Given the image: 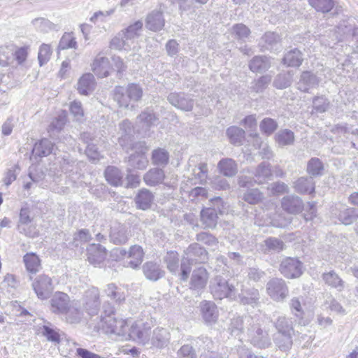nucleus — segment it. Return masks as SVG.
Returning a JSON list of instances; mask_svg holds the SVG:
<instances>
[{"mask_svg": "<svg viewBox=\"0 0 358 358\" xmlns=\"http://www.w3.org/2000/svg\"><path fill=\"white\" fill-rule=\"evenodd\" d=\"M50 309L52 313L64 314L71 301L68 294L61 292H57L50 299Z\"/></svg>", "mask_w": 358, "mask_h": 358, "instance_id": "2eb2a0df", "label": "nucleus"}, {"mask_svg": "<svg viewBox=\"0 0 358 358\" xmlns=\"http://www.w3.org/2000/svg\"><path fill=\"white\" fill-rule=\"evenodd\" d=\"M267 294L276 301H283L288 295V288L281 278H273L266 285Z\"/></svg>", "mask_w": 358, "mask_h": 358, "instance_id": "9d476101", "label": "nucleus"}, {"mask_svg": "<svg viewBox=\"0 0 358 358\" xmlns=\"http://www.w3.org/2000/svg\"><path fill=\"white\" fill-rule=\"evenodd\" d=\"M23 263L29 273L36 274L41 269V260L35 252H27L23 256Z\"/></svg>", "mask_w": 358, "mask_h": 358, "instance_id": "b1692460", "label": "nucleus"}, {"mask_svg": "<svg viewBox=\"0 0 358 358\" xmlns=\"http://www.w3.org/2000/svg\"><path fill=\"white\" fill-rule=\"evenodd\" d=\"M265 245L266 250L273 252H280L284 249V243L282 241L274 238H270L265 241Z\"/></svg>", "mask_w": 358, "mask_h": 358, "instance_id": "774afa93", "label": "nucleus"}, {"mask_svg": "<svg viewBox=\"0 0 358 358\" xmlns=\"http://www.w3.org/2000/svg\"><path fill=\"white\" fill-rule=\"evenodd\" d=\"M105 292L110 299L117 303H122L126 299L127 294L124 289L114 284H108Z\"/></svg>", "mask_w": 358, "mask_h": 358, "instance_id": "cd10ccee", "label": "nucleus"}, {"mask_svg": "<svg viewBox=\"0 0 358 358\" xmlns=\"http://www.w3.org/2000/svg\"><path fill=\"white\" fill-rule=\"evenodd\" d=\"M83 310L89 315L98 314L101 306L100 292L95 287H89L83 294L80 301Z\"/></svg>", "mask_w": 358, "mask_h": 358, "instance_id": "0eeeda50", "label": "nucleus"}, {"mask_svg": "<svg viewBox=\"0 0 358 358\" xmlns=\"http://www.w3.org/2000/svg\"><path fill=\"white\" fill-rule=\"evenodd\" d=\"M269 66L270 62L266 57H255L249 64L250 70L254 72L266 70Z\"/></svg>", "mask_w": 358, "mask_h": 358, "instance_id": "c03bdc74", "label": "nucleus"}, {"mask_svg": "<svg viewBox=\"0 0 358 358\" xmlns=\"http://www.w3.org/2000/svg\"><path fill=\"white\" fill-rule=\"evenodd\" d=\"M275 140L280 146L290 145L294 141V133L288 129L280 130L275 134Z\"/></svg>", "mask_w": 358, "mask_h": 358, "instance_id": "37998d69", "label": "nucleus"}, {"mask_svg": "<svg viewBox=\"0 0 358 358\" xmlns=\"http://www.w3.org/2000/svg\"><path fill=\"white\" fill-rule=\"evenodd\" d=\"M302 61V54L296 49L288 52L283 58V63L288 66L298 67Z\"/></svg>", "mask_w": 358, "mask_h": 358, "instance_id": "72a5a7b5", "label": "nucleus"}, {"mask_svg": "<svg viewBox=\"0 0 358 358\" xmlns=\"http://www.w3.org/2000/svg\"><path fill=\"white\" fill-rule=\"evenodd\" d=\"M217 168L220 172L226 176L235 175L238 169L236 162L229 158L220 160L217 164Z\"/></svg>", "mask_w": 358, "mask_h": 358, "instance_id": "2f4dec72", "label": "nucleus"}, {"mask_svg": "<svg viewBox=\"0 0 358 358\" xmlns=\"http://www.w3.org/2000/svg\"><path fill=\"white\" fill-rule=\"evenodd\" d=\"M250 136L253 138L254 146L261 150L259 154L263 158H270L272 157V152L270 148L265 143L264 144L257 133L251 134Z\"/></svg>", "mask_w": 358, "mask_h": 358, "instance_id": "49530a36", "label": "nucleus"}, {"mask_svg": "<svg viewBox=\"0 0 358 358\" xmlns=\"http://www.w3.org/2000/svg\"><path fill=\"white\" fill-rule=\"evenodd\" d=\"M322 169V164L320 162V160L317 158H313L308 163L307 171L308 173L310 175H320Z\"/></svg>", "mask_w": 358, "mask_h": 358, "instance_id": "0e129e2a", "label": "nucleus"}, {"mask_svg": "<svg viewBox=\"0 0 358 358\" xmlns=\"http://www.w3.org/2000/svg\"><path fill=\"white\" fill-rule=\"evenodd\" d=\"M292 81L289 73L279 74L273 82V85L278 89H284L289 87Z\"/></svg>", "mask_w": 358, "mask_h": 358, "instance_id": "052dcab7", "label": "nucleus"}, {"mask_svg": "<svg viewBox=\"0 0 358 358\" xmlns=\"http://www.w3.org/2000/svg\"><path fill=\"white\" fill-rule=\"evenodd\" d=\"M167 99L172 106L183 111L192 110L194 104V99L184 93L171 92Z\"/></svg>", "mask_w": 358, "mask_h": 358, "instance_id": "ddd939ff", "label": "nucleus"}, {"mask_svg": "<svg viewBox=\"0 0 358 358\" xmlns=\"http://www.w3.org/2000/svg\"><path fill=\"white\" fill-rule=\"evenodd\" d=\"M134 130L131 123L128 120H124L120 124V137L118 142L121 147L126 151L136 149L137 146L141 148L140 152H136L131 155L129 159V165L134 169L143 170L145 169L148 164V160L145 155L148 151V148L141 144H134Z\"/></svg>", "mask_w": 358, "mask_h": 358, "instance_id": "f03ea898", "label": "nucleus"}, {"mask_svg": "<svg viewBox=\"0 0 358 358\" xmlns=\"http://www.w3.org/2000/svg\"><path fill=\"white\" fill-rule=\"evenodd\" d=\"M229 329L231 334L234 336L243 334L246 337L245 317L234 318L231 320Z\"/></svg>", "mask_w": 358, "mask_h": 358, "instance_id": "79ce46f5", "label": "nucleus"}, {"mask_svg": "<svg viewBox=\"0 0 358 358\" xmlns=\"http://www.w3.org/2000/svg\"><path fill=\"white\" fill-rule=\"evenodd\" d=\"M185 257L181 264L180 278L182 280H187L191 271L189 261L203 263L208 259V252L197 243L190 245L185 251Z\"/></svg>", "mask_w": 358, "mask_h": 358, "instance_id": "39448f33", "label": "nucleus"}, {"mask_svg": "<svg viewBox=\"0 0 358 358\" xmlns=\"http://www.w3.org/2000/svg\"><path fill=\"white\" fill-rule=\"evenodd\" d=\"M13 46L12 45H0V65L7 66L11 60Z\"/></svg>", "mask_w": 358, "mask_h": 358, "instance_id": "5fc2aeb1", "label": "nucleus"}, {"mask_svg": "<svg viewBox=\"0 0 358 358\" xmlns=\"http://www.w3.org/2000/svg\"><path fill=\"white\" fill-rule=\"evenodd\" d=\"M333 214L338 217L341 222L346 225L352 224L358 218L357 210L341 205L334 210Z\"/></svg>", "mask_w": 358, "mask_h": 358, "instance_id": "aec40b11", "label": "nucleus"}, {"mask_svg": "<svg viewBox=\"0 0 358 358\" xmlns=\"http://www.w3.org/2000/svg\"><path fill=\"white\" fill-rule=\"evenodd\" d=\"M259 128L262 134L270 136L277 129L278 124L275 120L266 117L260 122Z\"/></svg>", "mask_w": 358, "mask_h": 358, "instance_id": "8fccbe9b", "label": "nucleus"}, {"mask_svg": "<svg viewBox=\"0 0 358 358\" xmlns=\"http://www.w3.org/2000/svg\"><path fill=\"white\" fill-rule=\"evenodd\" d=\"M32 287L41 299H48L54 289L52 279L46 275L38 276L33 282Z\"/></svg>", "mask_w": 358, "mask_h": 358, "instance_id": "f8f14e48", "label": "nucleus"}, {"mask_svg": "<svg viewBox=\"0 0 358 358\" xmlns=\"http://www.w3.org/2000/svg\"><path fill=\"white\" fill-rule=\"evenodd\" d=\"M157 122L155 115L150 110H146L138 116V122L142 124L143 127H150Z\"/></svg>", "mask_w": 358, "mask_h": 358, "instance_id": "864d4df0", "label": "nucleus"}, {"mask_svg": "<svg viewBox=\"0 0 358 358\" xmlns=\"http://www.w3.org/2000/svg\"><path fill=\"white\" fill-rule=\"evenodd\" d=\"M152 200L153 196L151 192L147 189H142L136 198V203L139 208L145 210L150 206Z\"/></svg>", "mask_w": 358, "mask_h": 358, "instance_id": "ea45409f", "label": "nucleus"}, {"mask_svg": "<svg viewBox=\"0 0 358 358\" xmlns=\"http://www.w3.org/2000/svg\"><path fill=\"white\" fill-rule=\"evenodd\" d=\"M85 311L79 301H71L69 306L64 313L65 320L68 323H79L84 317Z\"/></svg>", "mask_w": 358, "mask_h": 358, "instance_id": "a211bd4d", "label": "nucleus"}, {"mask_svg": "<svg viewBox=\"0 0 358 358\" xmlns=\"http://www.w3.org/2000/svg\"><path fill=\"white\" fill-rule=\"evenodd\" d=\"M169 153L164 149H157L152 152V161L155 165L165 166L169 162Z\"/></svg>", "mask_w": 358, "mask_h": 358, "instance_id": "603ef678", "label": "nucleus"}, {"mask_svg": "<svg viewBox=\"0 0 358 358\" xmlns=\"http://www.w3.org/2000/svg\"><path fill=\"white\" fill-rule=\"evenodd\" d=\"M280 271L285 278H299L303 273V264L297 259L287 257L282 261Z\"/></svg>", "mask_w": 358, "mask_h": 358, "instance_id": "9b49d317", "label": "nucleus"}, {"mask_svg": "<svg viewBox=\"0 0 358 358\" xmlns=\"http://www.w3.org/2000/svg\"><path fill=\"white\" fill-rule=\"evenodd\" d=\"M272 175L269 165L266 163H262L256 170L255 178L257 183H263Z\"/></svg>", "mask_w": 358, "mask_h": 358, "instance_id": "a18cd8bd", "label": "nucleus"}, {"mask_svg": "<svg viewBox=\"0 0 358 358\" xmlns=\"http://www.w3.org/2000/svg\"><path fill=\"white\" fill-rule=\"evenodd\" d=\"M308 4L317 12L329 13L334 6V0H308Z\"/></svg>", "mask_w": 358, "mask_h": 358, "instance_id": "4c0bfd02", "label": "nucleus"}, {"mask_svg": "<svg viewBox=\"0 0 358 358\" xmlns=\"http://www.w3.org/2000/svg\"><path fill=\"white\" fill-rule=\"evenodd\" d=\"M143 271L148 279L154 281L159 280L164 274L159 265L152 262H146L143 265Z\"/></svg>", "mask_w": 358, "mask_h": 358, "instance_id": "bb28decb", "label": "nucleus"}, {"mask_svg": "<svg viewBox=\"0 0 358 358\" xmlns=\"http://www.w3.org/2000/svg\"><path fill=\"white\" fill-rule=\"evenodd\" d=\"M143 23L136 21L120 31L110 41V47L116 50H129L133 40L140 36Z\"/></svg>", "mask_w": 358, "mask_h": 358, "instance_id": "20e7f679", "label": "nucleus"}, {"mask_svg": "<svg viewBox=\"0 0 358 358\" xmlns=\"http://www.w3.org/2000/svg\"><path fill=\"white\" fill-rule=\"evenodd\" d=\"M271 80L272 76L270 75L262 76L258 79L254 80L252 89L256 92H261L267 87Z\"/></svg>", "mask_w": 358, "mask_h": 358, "instance_id": "4d7b16f0", "label": "nucleus"}, {"mask_svg": "<svg viewBox=\"0 0 358 358\" xmlns=\"http://www.w3.org/2000/svg\"><path fill=\"white\" fill-rule=\"evenodd\" d=\"M111 241L115 244L125 243L128 240L127 233L122 226L113 227L110 235Z\"/></svg>", "mask_w": 358, "mask_h": 358, "instance_id": "c9c22d12", "label": "nucleus"}, {"mask_svg": "<svg viewBox=\"0 0 358 358\" xmlns=\"http://www.w3.org/2000/svg\"><path fill=\"white\" fill-rule=\"evenodd\" d=\"M282 207L287 213L295 214L301 211L303 208L302 202L298 197L287 196L283 198Z\"/></svg>", "mask_w": 358, "mask_h": 358, "instance_id": "c85d7f7f", "label": "nucleus"}, {"mask_svg": "<svg viewBox=\"0 0 358 358\" xmlns=\"http://www.w3.org/2000/svg\"><path fill=\"white\" fill-rule=\"evenodd\" d=\"M246 338L254 345L266 348L271 339L266 329L264 321L259 317H245Z\"/></svg>", "mask_w": 358, "mask_h": 358, "instance_id": "7ed1b4c3", "label": "nucleus"}, {"mask_svg": "<svg viewBox=\"0 0 358 358\" xmlns=\"http://www.w3.org/2000/svg\"><path fill=\"white\" fill-rule=\"evenodd\" d=\"M143 178L148 185L154 186L164 180V173L162 169H152L145 174Z\"/></svg>", "mask_w": 358, "mask_h": 358, "instance_id": "7c9ffc66", "label": "nucleus"}, {"mask_svg": "<svg viewBox=\"0 0 358 358\" xmlns=\"http://www.w3.org/2000/svg\"><path fill=\"white\" fill-rule=\"evenodd\" d=\"M178 254L175 251L168 252L165 257L168 269L172 273H176L178 268Z\"/></svg>", "mask_w": 358, "mask_h": 358, "instance_id": "6e6d98bb", "label": "nucleus"}, {"mask_svg": "<svg viewBox=\"0 0 358 358\" xmlns=\"http://www.w3.org/2000/svg\"><path fill=\"white\" fill-rule=\"evenodd\" d=\"M91 67L92 71L99 78L108 76L113 69L108 58L100 55L94 58Z\"/></svg>", "mask_w": 358, "mask_h": 358, "instance_id": "dca6fc26", "label": "nucleus"}, {"mask_svg": "<svg viewBox=\"0 0 358 358\" xmlns=\"http://www.w3.org/2000/svg\"><path fill=\"white\" fill-rule=\"evenodd\" d=\"M217 213L215 208H207L201 213V220L206 227H213L217 222Z\"/></svg>", "mask_w": 358, "mask_h": 358, "instance_id": "f704fd0d", "label": "nucleus"}, {"mask_svg": "<svg viewBox=\"0 0 358 358\" xmlns=\"http://www.w3.org/2000/svg\"><path fill=\"white\" fill-rule=\"evenodd\" d=\"M294 333L277 334L275 343L281 350H288L292 345V335Z\"/></svg>", "mask_w": 358, "mask_h": 358, "instance_id": "a19ab883", "label": "nucleus"}, {"mask_svg": "<svg viewBox=\"0 0 358 358\" xmlns=\"http://www.w3.org/2000/svg\"><path fill=\"white\" fill-rule=\"evenodd\" d=\"M196 178L200 183L206 182L208 178V168L206 163H200L194 170Z\"/></svg>", "mask_w": 358, "mask_h": 358, "instance_id": "69168bd1", "label": "nucleus"}, {"mask_svg": "<svg viewBox=\"0 0 358 358\" xmlns=\"http://www.w3.org/2000/svg\"><path fill=\"white\" fill-rule=\"evenodd\" d=\"M209 287L210 293L215 299L230 298L235 294L234 285L229 284L220 275H217L211 280Z\"/></svg>", "mask_w": 358, "mask_h": 358, "instance_id": "6e6552de", "label": "nucleus"}, {"mask_svg": "<svg viewBox=\"0 0 358 358\" xmlns=\"http://www.w3.org/2000/svg\"><path fill=\"white\" fill-rule=\"evenodd\" d=\"M196 240L213 249H215L218 245L217 238L213 235L206 232L197 234Z\"/></svg>", "mask_w": 358, "mask_h": 358, "instance_id": "680f3d73", "label": "nucleus"}, {"mask_svg": "<svg viewBox=\"0 0 358 358\" xmlns=\"http://www.w3.org/2000/svg\"><path fill=\"white\" fill-rule=\"evenodd\" d=\"M94 328L103 334L115 335L124 341L132 340L143 344L149 341L151 329L148 323L134 321L131 318L116 317L113 308L103 311Z\"/></svg>", "mask_w": 358, "mask_h": 358, "instance_id": "f257e3e1", "label": "nucleus"}, {"mask_svg": "<svg viewBox=\"0 0 358 358\" xmlns=\"http://www.w3.org/2000/svg\"><path fill=\"white\" fill-rule=\"evenodd\" d=\"M165 24V20L160 11H152L146 18L145 27L152 31L162 30Z\"/></svg>", "mask_w": 358, "mask_h": 358, "instance_id": "5701e85b", "label": "nucleus"}, {"mask_svg": "<svg viewBox=\"0 0 358 358\" xmlns=\"http://www.w3.org/2000/svg\"><path fill=\"white\" fill-rule=\"evenodd\" d=\"M319 84L317 78L309 71L303 72L298 83V89L301 92H308L310 90L316 87Z\"/></svg>", "mask_w": 358, "mask_h": 358, "instance_id": "a878e982", "label": "nucleus"}, {"mask_svg": "<svg viewBox=\"0 0 358 358\" xmlns=\"http://www.w3.org/2000/svg\"><path fill=\"white\" fill-rule=\"evenodd\" d=\"M87 259L94 266L100 265L106 258V249L100 245L92 244L87 250Z\"/></svg>", "mask_w": 358, "mask_h": 358, "instance_id": "412c9836", "label": "nucleus"}, {"mask_svg": "<svg viewBox=\"0 0 358 358\" xmlns=\"http://www.w3.org/2000/svg\"><path fill=\"white\" fill-rule=\"evenodd\" d=\"M322 279L327 285L341 291L344 288L345 282L334 271L324 273Z\"/></svg>", "mask_w": 358, "mask_h": 358, "instance_id": "c756f323", "label": "nucleus"}, {"mask_svg": "<svg viewBox=\"0 0 358 358\" xmlns=\"http://www.w3.org/2000/svg\"><path fill=\"white\" fill-rule=\"evenodd\" d=\"M67 115L66 111H61L57 117H55L50 124L49 129L50 131H59L61 130L66 122Z\"/></svg>", "mask_w": 358, "mask_h": 358, "instance_id": "bf43d9fd", "label": "nucleus"}, {"mask_svg": "<svg viewBox=\"0 0 358 358\" xmlns=\"http://www.w3.org/2000/svg\"><path fill=\"white\" fill-rule=\"evenodd\" d=\"M259 292L255 288H245L241 290L239 299L243 304L256 303L259 300Z\"/></svg>", "mask_w": 358, "mask_h": 358, "instance_id": "473e14b6", "label": "nucleus"}, {"mask_svg": "<svg viewBox=\"0 0 358 358\" xmlns=\"http://www.w3.org/2000/svg\"><path fill=\"white\" fill-rule=\"evenodd\" d=\"M53 150V144L48 139H43L35 143L32 152L30 156V160L36 162L38 157L48 156Z\"/></svg>", "mask_w": 358, "mask_h": 358, "instance_id": "6ab92c4d", "label": "nucleus"}, {"mask_svg": "<svg viewBox=\"0 0 358 358\" xmlns=\"http://www.w3.org/2000/svg\"><path fill=\"white\" fill-rule=\"evenodd\" d=\"M227 135L231 143L240 145L245 138V131L238 127L232 126L227 129Z\"/></svg>", "mask_w": 358, "mask_h": 358, "instance_id": "58836bf2", "label": "nucleus"}, {"mask_svg": "<svg viewBox=\"0 0 358 358\" xmlns=\"http://www.w3.org/2000/svg\"><path fill=\"white\" fill-rule=\"evenodd\" d=\"M115 9L112 8L106 11H98L90 17V21L94 24H99L106 21V18L112 15Z\"/></svg>", "mask_w": 358, "mask_h": 358, "instance_id": "338daca9", "label": "nucleus"}, {"mask_svg": "<svg viewBox=\"0 0 358 358\" xmlns=\"http://www.w3.org/2000/svg\"><path fill=\"white\" fill-rule=\"evenodd\" d=\"M143 94V88L138 84L131 83L126 87H117L115 99L121 107H133V103L139 101Z\"/></svg>", "mask_w": 358, "mask_h": 358, "instance_id": "423d86ee", "label": "nucleus"}, {"mask_svg": "<svg viewBox=\"0 0 358 358\" xmlns=\"http://www.w3.org/2000/svg\"><path fill=\"white\" fill-rule=\"evenodd\" d=\"M113 253L117 258H129L130 260L127 263V266L132 268L139 266L144 256L143 248L139 245L131 246L129 252L122 249H115L113 250Z\"/></svg>", "mask_w": 358, "mask_h": 358, "instance_id": "1a4fd4ad", "label": "nucleus"}, {"mask_svg": "<svg viewBox=\"0 0 358 358\" xmlns=\"http://www.w3.org/2000/svg\"><path fill=\"white\" fill-rule=\"evenodd\" d=\"M96 87L94 76L90 73H84L78 81L77 90L82 95H88L92 93Z\"/></svg>", "mask_w": 358, "mask_h": 358, "instance_id": "4be33fe9", "label": "nucleus"}, {"mask_svg": "<svg viewBox=\"0 0 358 358\" xmlns=\"http://www.w3.org/2000/svg\"><path fill=\"white\" fill-rule=\"evenodd\" d=\"M170 341V333L164 328L158 327L153 331L151 343L156 348L166 347Z\"/></svg>", "mask_w": 358, "mask_h": 358, "instance_id": "393cba45", "label": "nucleus"}, {"mask_svg": "<svg viewBox=\"0 0 358 358\" xmlns=\"http://www.w3.org/2000/svg\"><path fill=\"white\" fill-rule=\"evenodd\" d=\"M200 313L204 322L207 324H215L219 317L216 305L210 301H203L199 305Z\"/></svg>", "mask_w": 358, "mask_h": 358, "instance_id": "4468645a", "label": "nucleus"}, {"mask_svg": "<svg viewBox=\"0 0 358 358\" xmlns=\"http://www.w3.org/2000/svg\"><path fill=\"white\" fill-rule=\"evenodd\" d=\"M262 199V193L257 189L248 190L243 195V199L250 204H255Z\"/></svg>", "mask_w": 358, "mask_h": 358, "instance_id": "e2e57ef3", "label": "nucleus"}, {"mask_svg": "<svg viewBox=\"0 0 358 358\" xmlns=\"http://www.w3.org/2000/svg\"><path fill=\"white\" fill-rule=\"evenodd\" d=\"M52 55V48L50 45L43 43L42 44L38 50V59L40 66L46 64L50 59Z\"/></svg>", "mask_w": 358, "mask_h": 358, "instance_id": "13d9d810", "label": "nucleus"}, {"mask_svg": "<svg viewBox=\"0 0 358 358\" xmlns=\"http://www.w3.org/2000/svg\"><path fill=\"white\" fill-rule=\"evenodd\" d=\"M277 334L294 333L292 322L290 319L285 317H279L275 322Z\"/></svg>", "mask_w": 358, "mask_h": 358, "instance_id": "de8ad7c7", "label": "nucleus"}, {"mask_svg": "<svg viewBox=\"0 0 358 358\" xmlns=\"http://www.w3.org/2000/svg\"><path fill=\"white\" fill-rule=\"evenodd\" d=\"M291 222L290 217H285L281 215H278V217L275 218H269V220L264 221L263 222L258 220V218L256 219V224L258 225H268L271 224L274 227H285L287 226Z\"/></svg>", "mask_w": 358, "mask_h": 358, "instance_id": "3c124183", "label": "nucleus"}, {"mask_svg": "<svg viewBox=\"0 0 358 358\" xmlns=\"http://www.w3.org/2000/svg\"><path fill=\"white\" fill-rule=\"evenodd\" d=\"M106 180L114 186L122 185V175L120 170L115 167L109 166L105 171Z\"/></svg>", "mask_w": 358, "mask_h": 358, "instance_id": "e433bc0d", "label": "nucleus"}, {"mask_svg": "<svg viewBox=\"0 0 358 358\" xmlns=\"http://www.w3.org/2000/svg\"><path fill=\"white\" fill-rule=\"evenodd\" d=\"M209 279V273L207 270L203 267H199L195 268L192 274L190 279V288L201 291L203 289Z\"/></svg>", "mask_w": 358, "mask_h": 358, "instance_id": "f3484780", "label": "nucleus"}, {"mask_svg": "<svg viewBox=\"0 0 358 358\" xmlns=\"http://www.w3.org/2000/svg\"><path fill=\"white\" fill-rule=\"evenodd\" d=\"M295 189L299 193L310 194L314 192L315 187L311 179L301 178L295 182Z\"/></svg>", "mask_w": 358, "mask_h": 358, "instance_id": "09e8293b", "label": "nucleus"}]
</instances>
